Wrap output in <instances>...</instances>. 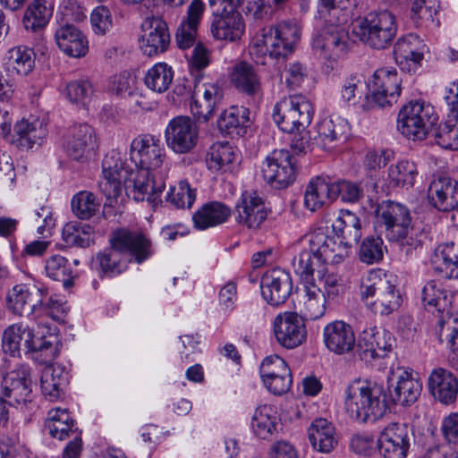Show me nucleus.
<instances>
[{"mask_svg": "<svg viewBox=\"0 0 458 458\" xmlns=\"http://www.w3.org/2000/svg\"><path fill=\"white\" fill-rule=\"evenodd\" d=\"M110 247L92 256L89 267L100 277H114L126 270L129 254L140 264L152 254L150 241L141 233L125 228L114 231L109 238Z\"/></svg>", "mask_w": 458, "mask_h": 458, "instance_id": "1", "label": "nucleus"}, {"mask_svg": "<svg viewBox=\"0 0 458 458\" xmlns=\"http://www.w3.org/2000/svg\"><path fill=\"white\" fill-rule=\"evenodd\" d=\"M332 230L335 235L329 236L319 228L306 234L305 242L325 261L336 265L349 256L352 247L360 239V219L355 213L342 209L332 224Z\"/></svg>", "mask_w": 458, "mask_h": 458, "instance_id": "2", "label": "nucleus"}, {"mask_svg": "<svg viewBox=\"0 0 458 458\" xmlns=\"http://www.w3.org/2000/svg\"><path fill=\"white\" fill-rule=\"evenodd\" d=\"M301 30L295 21H284L265 27L255 35L249 46L251 59L258 64H266L267 58H286L292 55L301 40Z\"/></svg>", "mask_w": 458, "mask_h": 458, "instance_id": "3", "label": "nucleus"}, {"mask_svg": "<svg viewBox=\"0 0 458 458\" xmlns=\"http://www.w3.org/2000/svg\"><path fill=\"white\" fill-rule=\"evenodd\" d=\"M344 408L358 422L376 421L385 414L387 404L383 386L369 381H354L344 390Z\"/></svg>", "mask_w": 458, "mask_h": 458, "instance_id": "4", "label": "nucleus"}, {"mask_svg": "<svg viewBox=\"0 0 458 458\" xmlns=\"http://www.w3.org/2000/svg\"><path fill=\"white\" fill-rule=\"evenodd\" d=\"M375 219L377 227L386 238L398 242L406 253L420 246V242L411 235V217L405 206L391 200L383 201L375 210Z\"/></svg>", "mask_w": 458, "mask_h": 458, "instance_id": "5", "label": "nucleus"}, {"mask_svg": "<svg viewBox=\"0 0 458 458\" xmlns=\"http://www.w3.org/2000/svg\"><path fill=\"white\" fill-rule=\"evenodd\" d=\"M395 15L388 10L369 13L352 23V33L364 44L374 49L388 47L397 33Z\"/></svg>", "mask_w": 458, "mask_h": 458, "instance_id": "6", "label": "nucleus"}, {"mask_svg": "<svg viewBox=\"0 0 458 458\" xmlns=\"http://www.w3.org/2000/svg\"><path fill=\"white\" fill-rule=\"evenodd\" d=\"M437 121L438 115L433 105L422 98L412 99L400 109L397 129L410 140H422Z\"/></svg>", "mask_w": 458, "mask_h": 458, "instance_id": "7", "label": "nucleus"}, {"mask_svg": "<svg viewBox=\"0 0 458 458\" xmlns=\"http://www.w3.org/2000/svg\"><path fill=\"white\" fill-rule=\"evenodd\" d=\"M370 94H366L360 106L362 112H370L395 103L401 94V80L394 70L380 68L375 71L369 83Z\"/></svg>", "mask_w": 458, "mask_h": 458, "instance_id": "8", "label": "nucleus"}, {"mask_svg": "<svg viewBox=\"0 0 458 458\" xmlns=\"http://www.w3.org/2000/svg\"><path fill=\"white\" fill-rule=\"evenodd\" d=\"M313 107L302 95H293L280 100L274 107L273 119L279 129L294 133L306 129L311 123Z\"/></svg>", "mask_w": 458, "mask_h": 458, "instance_id": "9", "label": "nucleus"}, {"mask_svg": "<svg viewBox=\"0 0 458 458\" xmlns=\"http://www.w3.org/2000/svg\"><path fill=\"white\" fill-rule=\"evenodd\" d=\"M131 165L118 150L112 149L105 155L98 187L110 205L122 195Z\"/></svg>", "mask_w": 458, "mask_h": 458, "instance_id": "10", "label": "nucleus"}, {"mask_svg": "<svg viewBox=\"0 0 458 458\" xmlns=\"http://www.w3.org/2000/svg\"><path fill=\"white\" fill-rule=\"evenodd\" d=\"M130 156L131 165L159 174V182L162 176H167L169 168L165 162V149L155 136L144 134L136 137L131 143Z\"/></svg>", "mask_w": 458, "mask_h": 458, "instance_id": "11", "label": "nucleus"}, {"mask_svg": "<svg viewBox=\"0 0 458 458\" xmlns=\"http://www.w3.org/2000/svg\"><path fill=\"white\" fill-rule=\"evenodd\" d=\"M164 137L167 148L174 154H188L193 151L199 143V129L190 116L177 115L167 123Z\"/></svg>", "mask_w": 458, "mask_h": 458, "instance_id": "12", "label": "nucleus"}, {"mask_svg": "<svg viewBox=\"0 0 458 458\" xmlns=\"http://www.w3.org/2000/svg\"><path fill=\"white\" fill-rule=\"evenodd\" d=\"M98 145L95 129L87 123H81L70 129L64 149L71 160L86 164L96 156Z\"/></svg>", "mask_w": 458, "mask_h": 458, "instance_id": "13", "label": "nucleus"}, {"mask_svg": "<svg viewBox=\"0 0 458 458\" xmlns=\"http://www.w3.org/2000/svg\"><path fill=\"white\" fill-rule=\"evenodd\" d=\"M32 387L31 369L30 366L22 364L4 377L1 397L10 405L25 406L32 401Z\"/></svg>", "mask_w": 458, "mask_h": 458, "instance_id": "14", "label": "nucleus"}, {"mask_svg": "<svg viewBox=\"0 0 458 458\" xmlns=\"http://www.w3.org/2000/svg\"><path fill=\"white\" fill-rule=\"evenodd\" d=\"M295 161L286 149H275L266 157L261 173L264 180L274 188H285L295 180Z\"/></svg>", "mask_w": 458, "mask_h": 458, "instance_id": "15", "label": "nucleus"}, {"mask_svg": "<svg viewBox=\"0 0 458 458\" xmlns=\"http://www.w3.org/2000/svg\"><path fill=\"white\" fill-rule=\"evenodd\" d=\"M272 327L277 344L284 348H296L307 339L304 318L296 312L285 311L277 314Z\"/></svg>", "mask_w": 458, "mask_h": 458, "instance_id": "16", "label": "nucleus"}, {"mask_svg": "<svg viewBox=\"0 0 458 458\" xmlns=\"http://www.w3.org/2000/svg\"><path fill=\"white\" fill-rule=\"evenodd\" d=\"M394 342L393 335L386 329L376 326L367 327L358 338V354L366 362L385 358L393 350Z\"/></svg>", "mask_w": 458, "mask_h": 458, "instance_id": "17", "label": "nucleus"}, {"mask_svg": "<svg viewBox=\"0 0 458 458\" xmlns=\"http://www.w3.org/2000/svg\"><path fill=\"white\" fill-rule=\"evenodd\" d=\"M377 445L384 458H406L411 447V432L404 423L392 422L379 432Z\"/></svg>", "mask_w": 458, "mask_h": 458, "instance_id": "18", "label": "nucleus"}, {"mask_svg": "<svg viewBox=\"0 0 458 458\" xmlns=\"http://www.w3.org/2000/svg\"><path fill=\"white\" fill-rule=\"evenodd\" d=\"M48 296V290L40 284H19L14 285L7 295V308L16 315H22L26 306L30 308V315L38 316L42 309V301Z\"/></svg>", "mask_w": 458, "mask_h": 458, "instance_id": "19", "label": "nucleus"}, {"mask_svg": "<svg viewBox=\"0 0 458 458\" xmlns=\"http://www.w3.org/2000/svg\"><path fill=\"white\" fill-rule=\"evenodd\" d=\"M139 47L148 56H154L165 52L170 44V33L165 21L159 17H147L140 26Z\"/></svg>", "mask_w": 458, "mask_h": 458, "instance_id": "20", "label": "nucleus"}, {"mask_svg": "<svg viewBox=\"0 0 458 458\" xmlns=\"http://www.w3.org/2000/svg\"><path fill=\"white\" fill-rule=\"evenodd\" d=\"M166 178L162 176L159 183V174L132 165L124 186L135 200L143 201L149 199L151 195L162 192L165 188Z\"/></svg>", "mask_w": 458, "mask_h": 458, "instance_id": "21", "label": "nucleus"}, {"mask_svg": "<svg viewBox=\"0 0 458 458\" xmlns=\"http://www.w3.org/2000/svg\"><path fill=\"white\" fill-rule=\"evenodd\" d=\"M426 45L415 34H408L397 39L394 46V58L397 66L404 72L416 73L421 67Z\"/></svg>", "mask_w": 458, "mask_h": 458, "instance_id": "22", "label": "nucleus"}, {"mask_svg": "<svg viewBox=\"0 0 458 458\" xmlns=\"http://www.w3.org/2000/svg\"><path fill=\"white\" fill-rule=\"evenodd\" d=\"M292 279L284 270L275 268L266 272L260 282L261 295L272 306L286 301L292 292Z\"/></svg>", "mask_w": 458, "mask_h": 458, "instance_id": "23", "label": "nucleus"}, {"mask_svg": "<svg viewBox=\"0 0 458 458\" xmlns=\"http://www.w3.org/2000/svg\"><path fill=\"white\" fill-rule=\"evenodd\" d=\"M312 48L321 58L336 60L348 50V35L344 30L331 26L313 38Z\"/></svg>", "mask_w": 458, "mask_h": 458, "instance_id": "24", "label": "nucleus"}, {"mask_svg": "<svg viewBox=\"0 0 458 458\" xmlns=\"http://www.w3.org/2000/svg\"><path fill=\"white\" fill-rule=\"evenodd\" d=\"M323 342L327 349L337 355L352 352L356 336L352 327L344 320H335L323 328Z\"/></svg>", "mask_w": 458, "mask_h": 458, "instance_id": "25", "label": "nucleus"}, {"mask_svg": "<svg viewBox=\"0 0 458 458\" xmlns=\"http://www.w3.org/2000/svg\"><path fill=\"white\" fill-rule=\"evenodd\" d=\"M235 220L250 229H257L267 219V211L261 198L255 191H245L235 206Z\"/></svg>", "mask_w": 458, "mask_h": 458, "instance_id": "26", "label": "nucleus"}, {"mask_svg": "<svg viewBox=\"0 0 458 458\" xmlns=\"http://www.w3.org/2000/svg\"><path fill=\"white\" fill-rule=\"evenodd\" d=\"M206 163L210 171L233 174L240 165V153L228 142H215L207 152Z\"/></svg>", "mask_w": 458, "mask_h": 458, "instance_id": "27", "label": "nucleus"}, {"mask_svg": "<svg viewBox=\"0 0 458 458\" xmlns=\"http://www.w3.org/2000/svg\"><path fill=\"white\" fill-rule=\"evenodd\" d=\"M429 393L443 404L454 403L458 395V378L448 369L437 368L428 377Z\"/></svg>", "mask_w": 458, "mask_h": 458, "instance_id": "28", "label": "nucleus"}, {"mask_svg": "<svg viewBox=\"0 0 458 458\" xmlns=\"http://www.w3.org/2000/svg\"><path fill=\"white\" fill-rule=\"evenodd\" d=\"M429 202L440 211H450L458 207V182L441 176L434 179L428 189Z\"/></svg>", "mask_w": 458, "mask_h": 458, "instance_id": "29", "label": "nucleus"}, {"mask_svg": "<svg viewBox=\"0 0 458 458\" xmlns=\"http://www.w3.org/2000/svg\"><path fill=\"white\" fill-rule=\"evenodd\" d=\"M204 12L205 4L202 0H192L188 5L186 15L175 34L176 42L180 48L187 49L194 45Z\"/></svg>", "mask_w": 458, "mask_h": 458, "instance_id": "30", "label": "nucleus"}, {"mask_svg": "<svg viewBox=\"0 0 458 458\" xmlns=\"http://www.w3.org/2000/svg\"><path fill=\"white\" fill-rule=\"evenodd\" d=\"M326 295L314 282L304 284L299 293L298 307L306 319L320 318L326 311Z\"/></svg>", "mask_w": 458, "mask_h": 458, "instance_id": "31", "label": "nucleus"}, {"mask_svg": "<svg viewBox=\"0 0 458 458\" xmlns=\"http://www.w3.org/2000/svg\"><path fill=\"white\" fill-rule=\"evenodd\" d=\"M334 201L333 182L322 176L310 180L303 198V205L308 210L315 212Z\"/></svg>", "mask_w": 458, "mask_h": 458, "instance_id": "32", "label": "nucleus"}, {"mask_svg": "<svg viewBox=\"0 0 458 458\" xmlns=\"http://www.w3.org/2000/svg\"><path fill=\"white\" fill-rule=\"evenodd\" d=\"M349 124L341 117H325L317 124V135L314 144L319 148L329 149L333 143L347 137Z\"/></svg>", "mask_w": 458, "mask_h": 458, "instance_id": "33", "label": "nucleus"}, {"mask_svg": "<svg viewBox=\"0 0 458 458\" xmlns=\"http://www.w3.org/2000/svg\"><path fill=\"white\" fill-rule=\"evenodd\" d=\"M55 42L64 54L72 57L84 56L89 50L88 40L73 25H63L55 33Z\"/></svg>", "mask_w": 458, "mask_h": 458, "instance_id": "34", "label": "nucleus"}, {"mask_svg": "<svg viewBox=\"0 0 458 458\" xmlns=\"http://www.w3.org/2000/svg\"><path fill=\"white\" fill-rule=\"evenodd\" d=\"M252 434L263 440H270L277 434L278 416L270 404L259 405L250 418Z\"/></svg>", "mask_w": 458, "mask_h": 458, "instance_id": "35", "label": "nucleus"}, {"mask_svg": "<svg viewBox=\"0 0 458 458\" xmlns=\"http://www.w3.org/2000/svg\"><path fill=\"white\" fill-rule=\"evenodd\" d=\"M230 81L236 89L248 96H257L262 92L260 76L253 65L245 61L233 67Z\"/></svg>", "mask_w": 458, "mask_h": 458, "instance_id": "36", "label": "nucleus"}, {"mask_svg": "<svg viewBox=\"0 0 458 458\" xmlns=\"http://www.w3.org/2000/svg\"><path fill=\"white\" fill-rule=\"evenodd\" d=\"M210 32L216 40L236 41L245 32L243 18L240 13L216 16L210 24Z\"/></svg>", "mask_w": 458, "mask_h": 458, "instance_id": "37", "label": "nucleus"}, {"mask_svg": "<svg viewBox=\"0 0 458 458\" xmlns=\"http://www.w3.org/2000/svg\"><path fill=\"white\" fill-rule=\"evenodd\" d=\"M33 329L23 323L10 325L3 333L2 348L12 356L20 355L21 345L24 348L35 349L33 344Z\"/></svg>", "mask_w": 458, "mask_h": 458, "instance_id": "38", "label": "nucleus"}, {"mask_svg": "<svg viewBox=\"0 0 458 458\" xmlns=\"http://www.w3.org/2000/svg\"><path fill=\"white\" fill-rule=\"evenodd\" d=\"M419 169L417 164L410 159H400L387 168L386 183L389 188L410 190L417 181Z\"/></svg>", "mask_w": 458, "mask_h": 458, "instance_id": "39", "label": "nucleus"}, {"mask_svg": "<svg viewBox=\"0 0 458 458\" xmlns=\"http://www.w3.org/2000/svg\"><path fill=\"white\" fill-rule=\"evenodd\" d=\"M3 65L10 74L27 76L35 66V52L24 45L15 46L5 53Z\"/></svg>", "mask_w": 458, "mask_h": 458, "instance_id": "40", "label": "nucleus"}, {"mask_svg": "<svg viewBox=\"0 0 458 458\" xmlns=\"http://www.w3.org/2000/svg\"><path fill=\"white\" fill-rule=\"evenodd\" d=\"M308 433L312 447L319 453L329 454L338 444L335 428L326 419L314 420L308 429Z\"/></svg>", "mask_w": 458, "mask_h": 458, "instance_id": "41", "label": "nucleus"}, {"mask_svg": "<svg viewBox=\"0 0 458 458\" xmlns=\"http://www.w3.org/2000/svg\"><path fill=\"white\" fill-rule=\"evenodd\" d=\"M14 132L21 148L29 149L40 145L47 135V124L39 118L21 119L14 125Z\"/></svg>", "mask_w": 458, "mask_h": 458, "instance_id": "42", "label": "nucleus"}, {"mask_svg": "<svg viewBox=\"0 0 458 458\" xmlns=\"http://www.w3.org/2000/svg\"><path fill=\"white\" fill-rule=\"evenodd\" d=\"M435 271L445 278H458V243L439 244L432 256Z\"/></svg>", "mask_w": 458, "mask_h": 458, "instance_id": "43", "label": "nucleus"}, {"mask_svg": "<svg viewBox=\"0 0 458 458\" xmlns=\"http://www.w3.org/2000/svg\"><path fill=\"white\" fill-rule=\"evenodd\" d=\"M396 378V385L389 390L393 402L403 406L415 403L422 390L421 382L406 370L400 371Z\"/></svg>", "mask_w": 458, "mask_h": 458, "instance_id": "44", "label": "nucleus"}, {"mask_svg": "<svg viewBox=\"0 0 458 458\" xmlns=\"http://www.w3.org/2000/svg\"><path fill=\"white\" fill-rule=\"evenodd\" d=\"M54 12V6L47 0H33L26 7L21 23L28 32H39L44 30Z\"/></svg>", "mask_w": 458, "mask_h": 458, "instance_id": "45", "label": "nucleus"}, {"mask_svg": "<svg viewBox=\"0 0 458 458\" xmlns=\"http://www.w3.org/2000/svg\"><path fill=\"white\" fill-rule=\"evenodd\" d=\"M230 216L229 207L222 202L211 201L204 204L193 214L192 221L196 228L205 230L226 222Z\"/></svg>", "mask_w": 458, "mask_h": 458, "instance_id": "46", "label": "nucleus"}, {"mask_svg": "<svg viewBox=\"0 0 458 458\" xmlns=\"http://www.w3.org/2000/svg\"><path fill=\"white\" fill-rule=\"evenodd\" d=\"M67 382V375L59 365H47L41 372L40 388L44 397L49 402L58 401L63 394V386Z\"/></svg>", "mask_w": 458, "mask_h": 458, "instance_id": "47", "label": "nucleus"}, {"mask_svg": "<svg viewBox=\"0 0 458 458\" xmlns=\"http://www.w3.org/2000/svg\"><path fill=\"white\" fill-rule=\"evenodd\" d=\"M45 429L52 437L59 440H64L78 433L74 420L67 410L61 408H55L48 411Z\"/></svg>", "mask_w": 458, "mask_h": 458, "instance_id": "48", "label": "nucleus"}, {"mask_svg": "<svg viewBox=\"0 0 458 458\" xmlns=\"http://www.w3.org/2000/svg\"><path fill=\"white\" fill-rule=\"evenodd\" d=\"M303 242L308 244L309 250H304L299 253L293 260V267L294 272L301 280L302 285L304 284H308L310 282H313L314 280V272L317 270L318 273L321 271L318 268L321 267V263L329 264L325 261L318 253L311 250L310 244L305 242V237L303 238Z\"/></svg>", "mask_w": 458, "mask_h": 458, "instance_id": "49", "label": "nucleus"}, {"mask_svg": "<svg viewBox=\"0 0 458 458\" xmlns=\"http://www.w3.org/2000/svg\"><path fill=\"white\" fill-rule=\"evenodd\" d=\"M250 112L244 106H231L225 110L217 120L218 129L222 133L240 135L248 126Z\"/></svg>", "mask_w": 458, "mask_h": 458, "instance_id": "50", "label": "nucleus"}, {"mask_svg": "<svg viewBox=\"0 0 458 458\" xmlns=\"http://www.w3.org/2000/svg\"><path fill=\"white\" fill-rule=\"evenodd\" d=\"M174 77L173 67L165 62H159L148 69L144 76V83L151 91L161 94L170 88Z\"/></svg>", "mask_w": 458, "mask_h": 458, "instance_id": "51", "label": "nucleus"}, {"mask_svg": "<svg viewBox=\"0 0 458 458\" xmlns=\"http://www.w3.org/2000/svg\"><path fill=\"white\" fill-rule=\"evenodd\" d=\"M402 298L394 284L390 283L377 297L367 302V308L375 314L389 315L401 305Z\"/></svg>", "mask_w": 458, "mask_h": 458, "instance_id": "52", "label": "nucleus"}, {"mask_svg": "<svg viewBox=\"0 0 458 458\" xmlns=\"http://www.w3.org/2000/svg\"><path fill=\"white\" fill-rule=\"evenodd\" d=\"M62 240L68 247H89L92 242V228L80 222H68L63 227Z\"/></svg>", "mask_w": 458, "mask_h": 458, "instance_id": "53", "label": "nucleus"}, {"mask_svg": "<svg viewBox=\"0 0 458 458\" xmlns=\"http://www.w3.org/2000/svg\"><path fill=\"white\" fill-rule=\"evenodd\" d=\"M422 301L431 312L448 311L450 301L446 292L436 281H428L422 289Z\"/></svg>", "mask_w": 458, "mask_h": 458, "instance_id": "54", "label": "nucleus"}, {"mask_svg": "<svg viewBox=\"0 0 458 458\" xmlns=\"http://www.w3.org/2000/svg\"><path fill=\"white\" fill-rule=\"evenodd\" d=\"M390 280L380 270L371 269L360 280V294L366 303L375 299L378 293L390 284Z\"/></svg>", "mask_w": 458, "mask_h": 458, "instance_id": "55", "label": "nucleus"}, {"mask_svg": "<svg viewBox=\"0 0 458 458\" xmlns=\"http://www.w3.org/2000/svg\"><path fill=\"white\" fill-rule=\"evenodd\" d=\"M71 206L78 218L87 220L97 214L100 202L93 192L81 191L72 197Z\"/></svg>", "mask_w": 458, "mask_h": 458, "instance_id": "56", "label": "nucleus"}, {"mask_svg": "<svg viewBox=\"0 0 458 458\" xmlns=\"http://www.w3.org/2000/svg\"><path fill=\"white\" fill-rule=\"evenodd\" d=\"M63 94L71 103L86 106L93 98L94 88L89 81H72L66 84Z\"/></svg>", "mask_w": 458, "mask_h": 458, "instance_id": "57", "label": "nucleus"}, {"mask_svg": "<svg viewBox=\"0 0 458 458\" xmlns=\"http://www.w3.org/2000/svg\"><path fill=\"white\" fill-rule=\"evenodd\" d=\"M365 81L357 75H351L346 78L341 87V100L348 106H355L359 111L361 104L359 101L365 94Z\"/></svg>", "mask_w": 458, "mask_h": 458, "instance_id": "58", "label": "nucleus"}, {"mask_svg": "<svg viewBox=\"0 0 458 458\" xmlns=\"http://www.w3.org/2000/svg\"><path fill=\"white\" fill-rule=\"evenodd\" d=\"M45 271L49 278L63 281L65 287L70 285L72 269L68 259L64 256L55 254L47 258L45 261Z\"/></svg>", "mask_w": 458, "mask_h": 458, "instance_id": "59", "label": "nucleus"}, {"mask_svg": "<svg viewBox=\"0 0 458 458\" xmlns=\"http://www.w3.org/2000/svg\"><path fill=\"white\" fill-rule=\"evenodd\" d=\"M166 199L177 208H190L196 199V189L186 180L180 181L170 189Z\"/></svg>", "mask_w": 458, "mask_h": 458, "instance_id": "60", "label": "nucleus"}, {"mask_svg": "<svg viewBox=\"0 0 458 458\" xmlns=\"http://www.w3.org/2000/svg\"><path fill=\"white\" fill-rule=\"evenodd\" d=\"M446 119L436 133L438 146L445 149L458 150V118Z\"/></svg>", "mask_w": 458, "mask_h": 458, "instance_id": "61", "label": "nucleus"}, {"mask_svg": "<svg viewBox=\"0 0 458 458\" xmlns=\"http://www.w3.org/2000/svg\"><path fill=\"white\" fill-rule=\"evenodd\" d=\"M385 250L384 242L380 237H367L360 247V259L366 264L377 263L383 259Z\"/></svg>", "mask_w": 458, "mask_h": 458, "instance_id": "62", "label": "nucleus"}, {"mask_svg": "<svg viewBox=\"0 0 458 458\" xmlns=\"http://www.w3.org/2000/svg\"><path fill=\"white\" fill-rule=\"evenodd\" d=\"M440 9L441 4L439 0H414L411 5L412 18L430 21L438 26L440 21L437 16Z\"/></svg>", "mask_w": 458, "mask_h": 458, "instance_id": "63", "label": "nucleus"}, {"mask_svg": "<svg viewBox=\"0 0 458 458\" xmlns=\"http://www.w3.org/2000/svg\"><path fill=\"white\" fill-rule=\"evenodd\" d=\"M308 69L300 62H292L285 65L282 79L284 80L289 89L300 88L308 77Z\"/></svg>", "mask_w": 458, "mask_h": 458, "instance_id": "64", "label": "nucleus"}]
</instances>
